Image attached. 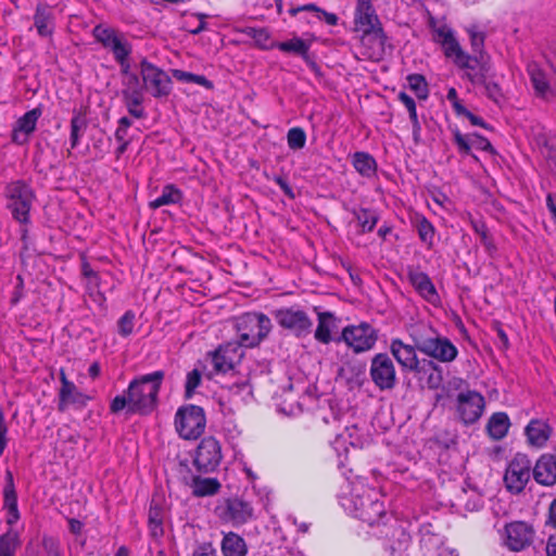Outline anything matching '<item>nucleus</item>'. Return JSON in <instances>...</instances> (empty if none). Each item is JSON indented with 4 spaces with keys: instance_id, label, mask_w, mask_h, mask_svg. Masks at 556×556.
<instances>
[{
    "instance_id": "obj_36",
    "label": "nucleus",
    "mask_w": 556,
    "mask_h": 556,
    "mask_svg": "<svg viewBox=\"0 0 556 556\" xmlns=\"http://www.w3.org/2000/svg\"><path fill=\"white\" fill-rule=\"evenodd\" d=\"M163 508L154 500H152L148 514V521L150 532L153 536L157 538L163 534Z\"/></svg>"
},
{
    "instance_id": "obj_43",
    "label": "nucleus",
    "mask_w": 556,
    "mask_h": 556,
    "mask_svg": "<svg viewBox=\"0 0 556 556\" xmlns=\"http://www.w3.org/2000/svg\"><path fill=\"white\" fill-rule=\"evenodd\" d=\"M299 11H313L316 13V16L319 20H325V22L330 25L334 26L338 24V16L334 13L326 12L325 10L318 8L317 5L309 3L302 7H299L296 9H293L291 11L292 14H295Z\"/></svg>"
},
{
    "instance_id": "obj_60",
    "label": "nucleus",
    "mask_w": 556,
    "mask_h": 556,
    "mask_svg": "<svg viewBox=\"0 0 556 556\" xmlns=\"http://www.w3.org/2000/svg\"><path fill=\"white\" fill-rule=\"evenodd\" d=\"M485 92H486V96L492 99L494 102L498 103L501 98H502V93H501V90L498 88V86L496 84H486L485 85Z\"/></svg>"
},
{
    "instance_id": "obj_53",
    "label": "nucleus",
    "mask_w": 556,
    "mask_h": 556,
    "mask_svg": "<svg viewBox=\"0 0 556 556\" xmlns=\"http://www.w3.org/2000/svg\"><path fill=\"white\" fill-rule=\"evenodd\" d=\"M410 543V538L404 531L400 532V536L397 539V545H391L388 549V556H408L407 549Z\"/></svg>"
},
{
    "instance_id": "obj_33",
    "label": "nucleus",
    "mask_w": 556,
    "mask_h": 556,
    "mask_svg": "<svg viewBox=\"0 0 556 556\" xmlns=\"http://www.w3.org/2000/svg\"><path fill=\"white\" fill-rule=\"evenodd\" d=\"M222 551L225 556H245L247 545L240 535L229 532L223 539Z\"/></svg>"
},
{
    "instance_id": "obj_27",
    "label": "nucleus",
    "mask_w": 556,
    "mask_h": 556,
    "mask_svg": "<svg viewBox=\"0 0 556 556\" xmlns=\"http://www.w3.org/2000/svg\"><path fill=\"white\" fill-rule=\"evenodd\" d=\"M318 325L314 332V338L323 343L328 344L332 341L331 333L338 328V318L330 312H320L317 315Z\"/></svg>"
},
{
    "instance_id": "obj_31",
    "label": "nucleus",
    "mask_w": 556,
    "mask_h": 556,
    "mask_svg": "<svg viewBox=\"0 0 556 556\" xmlns=\"http://www.w3.org/2000/svg\"><path fill=\"white\" fill-rule=\"evenodd\" d=\"M34 24L38 34L48 37L53 31V14L51 9L46 4H39L34 15Z\"/></svg>"
},
{
    "instance_id": "obj_17",
    "label": "nucleus",
    "mask_w": 556,
    "mask_h": 556,
    "mask_svg": "<svg viewBox=\"0 0 556 556\" xmlns=\"http://www.w3.org/2000/svg\"><path fill=\"white\" fill-rule=\"evenodd\" d=\"M144 88L155 98L166 97L172 90L170 77L163 70L143 60L140 63Z\"/></svg>"
},
{
    "instance_id": "obj_47",
    "label": "nucleus",
    "mask_w": 556,
    "mask_h": 556,
    "mask_svg": "<svg viewBox=\"0 0 556 556\" xmlns=\"http://www.w3.org/2000/svg\"><path fill=\"white\" fill-rule=\"evenodd\" d=\"M229 392L232 397H238L243 402H248L253 395L252 388L248 380L232 383L229 386Z\"/></svg>"
},
{
    "instance_id": "obj_13",
    "label": "nucleus",
    "mask_w": 556,
    "mask_h": 556,
    "mask_svg": "<svg viewBox=\"0 0 556 556\" xmlns=\"http://www.w3.org/2000/svg\"><path fill=\"white\" fill-rule=\"evenodd\" d=\"M92 33L96 40L100 42L104 49L112 52L114 60L131 54L132 45L119 30L104 25H97Z\"/></svg>"
},
{
    "instance_id": "obj_16",
    "label": "nucleus",
    "mask_w": 556,
    "mask_h": 556,
    "mask_svg": "<svg viewBox=\"0 0 556 556\" xmlns=\"http://www.w3.org/2000/svg\"><path fill=\"white\" fill-rule=\"evenodd\" d=\"M535 530L526 521H513L505 526L502 535L504 545L513 552L528 548L534 541Z\"/></svg>"
},
{
    "instance_id": "obj_34",
    "label": "nucleus",
    "mask_w": 556,
    "mask_h": 556,
    "mask_svg": "<svg viewBox=\"0 0 556 556\" xmlns=\"http://www.w3.org/2000/svg\"><path fill=\"white\" fill-rule=\"evenodd\" d=\"M192 494L198 497L214 495L218 492L220 483L215 478H200L192 480Z\"/></svg>"
},
{
    "instance_id": "obj_35",
    "label": "nucleus",
    "mask_w": 556,
    "mask_h": 556,
    "mask_svg": "<svg viewBox=\"0 0 556 556\" xmlns=\"http://www.w3.org/2000/svg\"><path fill=\"white\" fill-rule=\"evenodd\" d=\"M181 200V192L173 185L163 188L161 195L150 202V207L156 210L161 206L176 204Z\"/></svg>"
},
{
    "instance_id": "obj_2",
    "label": "nucleus",
    "mask_w": 556,
    "mask_h": 556,
    "mask_svg": "<svg viewBox=\"0 0 556 556\" xmlns=\"http://www.w3.org/2000/svg\"><path fill=\"white\" fill-rule=\"evenodd\" d=\"M435 35V40L442 46L445 56L465 71V77L473 85L483 84L488 72L486 60L464 51L453 31L447 27H440Z\"/></svg>"
},
{
    "instance_id": "obj_8",
    "label": "nucleus",
    "mask_w": 556,
    "mask_h": 556,
    "mask_svg": "<svg viewBox=\"0 0 556 556\" xmlns=\"http://www.w3.org/2000/svg\"><path fill=\"white\" fill-rule=\"evenodd\" d=\"M378 340V331L368 323L350 325L342 329L338 342L342 341L355 354L370 351Z\"/></svg>"
},
{
    "instance_id": "obj_23",
    "label": "nucleus",
    "mask_w": 556,
    "mask_h": 556,
    "mask_svg": "<svg viewBox=\"0 0 556 556\" xmlns=\"http://www.w3.org/2000/svg\"><path fill=\"white\" fill-rule=\"evenodd\" d=\"M41 114L42 110L40 108H35L20 117L13 129V141L18 144L26 143L29 135L36 129L37 122Z\"/></svg>"
},
{
    "instance_id": "obj_39",
    "label": "nucleus",
    "mask_w": 556,
    "mask_h": 556,
    "mask_svg": "<svg viewBox=\"0 0 556 556\" xmlns=\"http://www.w3.org/2000/svg\"><path fill=\"white\" fill-rule=\"evenodd\" d=\"M276 47L283 52H294L300 54L307 62L309 60L307 54L309 43L299 37H294L288 41L278 42L276 43Z\"/></svg>"
},
{
    "instance_id": "obj_4",
    "label": "nucleus",
    "mask_w": 556,
    "mask_h": 556,
    "mask_svg": "<svg viewBox=\"0 0 556 556\" xmlns=\"http://www.w3.org/2000/svg\"><path fill=\"white\" fill-rule=\"evenodd\" d=\"M412 338L419 352L441 363H451L458 355V350L451 340L441 336L432 327L420 326L414 331Z\"/></svg>"
},
{
    "instance_id": "obj_51",
    "label": "nucleus",
    "mask_w": 556,
    "mask_h": 556,
    "mask_svg": "<svg viewBox=\"0 0 556 556\" xmlns=\"http://www.w3.org/2000/svg\"><path fill=\"white\" fill-rule=\"evenodd\" d=\"M212 364L216 372H227L233 367L232 362L228 359L226 353L220 349L213 354Z\"/></svg>"
},
{
    "instance_id": "obj_54",
    "label": "nucleus",
    "mask_w": 556,
    "mask_h": 556,
    "mask_svg": "<svg viewBox=\"0 0 556 556\" xmlns=\"http://www.w3.org/2000/svg\"><path fill=\"white\" fill-rule=\"evenodd\" d=\"M123 96L142 93V87L140 85L139 77L136 74L128 75L123 78Z\"/></svg>"
},
{
    "instance_id": "obj_64",
    "label": "nucleus",
    "mask_w": 556,
    "mask_h": 556,
    "mask_svg": "<svg viewBox=\"0 0 556 556\" xmlns=\"http://www.w3.org/2000/svg\"><path fill=\"white\" fill-rule=\"evenodd\" d=\"M546 523L556 529V498L551 503Z\"/></svg>"
},
{
    "instance_id": "obj_12",
    "label": "nucleus",
    "mask_w": 556,
    "mask_h": 556,
    "mask_svg": "<svg viewBox=\"0 0 556 556\" xmlns=\"http://www.w3.org/2000/svg\"><path fill=\"white\" fill-rule=\"evenodd\" d=\"M278 325L296 337H305L312 332L313 321L307 313L299 307H283L274 312Z\"/></svg>"
},
{
    "instance_id": "obj_6",
    "label": "nucleus",
    "mask_w": 556,
    "mask_h": 556,
    "mask_svg": "<svg viewBox=\"0 0 556 556\" xmlns=\"http://www.w3.org/2000/svg\"><path fill=\"white\" fill-rule=\"evenodd\" d=\"M4 197L7 207L11 211L13 218L21 224H27L35 199L31 187L23 180L12 181L7 185Z\"/></svg>"
},
{
    "instance_id": "obj_37",
    "label": "nucleus",
    "mask_w": 556,
    "mask_h": 556,
    "mask_svg": "<svg viewBox=\"0 0 556 556\" xmlns=\"http://www.w3.org/2000/svg\"><path fill=\"white\" fill-rule=\"evenodd\" d=\"M20 546L21 540L16 531L9 530L0 535V556H15Z\"/></svg>"
},
{
    "instance_id": "obj_52",
    "label": "nucleus",
    "mask_w": 556,
    "mask_h": 556,
    "mask_svg": "<svg viewBox=\"0 0 556 556\" xmlns=\"http://www.w3.org/2000/svg\"><path fill=\"white\" fill-rule=\"evenodd\" d=\"M202 374L199 369L194 368L193 370L187 374L186 383H185V395L187 399L192 397L195 389L201 384Z\"/></svg>"
},
{
    "instance_id": "obj_57",
    "label": "nucleus",
    "mask_w": 556,
    "mask_h": 556,
    "mask_svg": "<svg viewBox=\"0 0 556 556\" xmlns=\"http://www.w3.org/2000/svg\"><path fill=\"white\" fill-rule=\"evenodd\" d=\"M42 545L47 556H62L60 544L53 538H45Z\"/></svg>"
},
{
    "instance_id": "obj_29",
    "label": "nucleus",
    "mask_w": 556,
    "mask_h": 556,
    "mask_svg": "<svg viewBox=\"0 0 556 556\" xmlns=\"http://www.w3.org/2000/svg\"><path fill=\"white\" fill-rule=\"evenodd\" d=\"M527 71L536 96L547 98L552 91L543 70L536 63L532 62L528 64Z\"/></svg>"
},
{
    "instance_id": "obj_32",
    "label": "nucleus",
    "mask_w": 556,
    "mask_h": 556,
    "mask_svg": "<svg viewBox=\"0 0 556 556\" xmlns=\"http://www.w3.org/2000/svg\"><path fill=\"white\" fill-rule=\"evenodd\" d=\"M352 164L355 170L365 178H372L377 173V162L367 152H355L352 155Z\"/></svg>"
},
{
    "instance_id": "obj_62",
    "label": "nucleus",
    "mask_w": 556,
    "mask_h": 556,
    "mask_svg": "<svg viewBox=\"0 0 556 556\" xmlns=\"http://www.w3.org/2000/svg\"><path fill=\"white\" fill-rule=\"evenodd\" d=\"M545 551L547 556H556V532L548 534Z\"/></svg>"
},
{
    "instance_id": "obj_56",
    "label": "nucleus",
    "mask_w": 556,
    "mask_h": 556,
    "mask_svg": "<svg viewBox=\"0 0 556 556\" xmlns=\"http://www.w3.org/2000/svg\"><path fill=\"white\" fill-rule=\"evenodd\" d=\"M123 409H127V413H130V402L128 393L126 395H116L111 402L110 410L113 414H118Z\"/></svg>"
},
{
    "instance_id": "obj_20",
    "label": "nucleus",
    "mask_w": 556,
    "mask_h": 556,
    "mask_svg": "<svg viewBox=\"0 0 556 556\" xmlns=\"http://www.w3.org/2000/svg\"><path fill=\"white\" fill-rule=\"evenodd\" d=\"M61 388L59 390L58 409L65 412L70 406L85 407L90 396L81 392L74 382L66 378L64 370L60 371Z\"/></svg>"
},
{
    "instance_id": "obj_40",
    "label": "nucleus",
    "mask_w": 556,
    "mask_h": 556,
    "mask_svg": "<svg viewBox=\"0 0 556 556\" xmlns=\"http://www.w3.org/2000/svg\"><path fill=\"white\" fill-rule=\"evenodd\" d=\"M354 216L362 228L363 232L371 231L378 222V215L376 212L368 208H361L354 211Z\"/></svg>"
},
{
    "instance_id": "obj_55",
    "label": "nucleus",
    "mask_w": 556,
    "mask_h": 556,
    "mask_svg": "<svg viewBox=\"0 0 556 556\" xmlns=\"http://www.w3.org/2000/svg\"><path fill=\"white\" fill-rule=\"evenodd\" d=\"M470 42L472 49V55H478L483 59H486V55L483 51L484 47V35L479 31H470Z\"/></svg>"
},
{
    "instance_id": "obj_45",
    "label": "nucleus",
    "mask_w": 556,
    "mask_h": 556,
    "mask_svg": "<svg viewBox=\"0 0 556 556\" xmlns=\"http://www.w3.org/2000/svg\"><path fill=\"white\" fill-rule=\"evenodd\" d=\"M473 230L480 236V241L485 248L486 252L492 255L496 252V245L488 233V229L483 223L472 222Z\"/></svg>"
},
{
    "instance_id": "obj_44",
    "label": "nucleus",
    "mask_w": 556,
    "mask_h": 556,
    "mask_svg": "<svg viewBox=\"0 0 556 556\" xmlns=\"http://www.w3.org/2000/svg\"><path fill=\"white\" fill-rule=\"evenodd\" d=\"M136 324V314L132 311H127L117 320V332L121 337L127 338L134 332Z\"/></svg>"
},
{
    "instance_id": "obj_9",
    "label": "nucleus",
    "mask_w": 556,
    "mask_h": 556,
    "mask_svg": "<svg viewBox=\"0 0 556 556\" xmlns=\"http://www.w3.org/2000/svg\"><path fill=\"white\" fill-rule=\"evenodd\" d=\"M484 407V397L475 390H460L455 397L456 416L465 425L477 422L481 418Z\"/></svg>"
},
{
    "instance_id": "obj_3",
    "label": "nucleus",
    "mask_w": 556,
    "mask_h": 556,
    "mask_svg": "<svg viewBox=\"0 0 556 556\" xmlns=\"http://www.w3.org/2000/svg\"><path fill=\"white\" fill-rule=\"evenodd\" d=\"M164 376V371L156 370L129 383L127 393L131 414L147 415L154 410Z\"/></svg>"
},
{
    "instance_id": "obj_21",
    "label": "nucleus",
    "mask_w": 556,
    "mask_h": 556,
    "mask_svg": "<svg viewBox=\"0 0 556 556\" xmlns=\"http://www.w3.org/2000/svg\"><path fill=\"white\" fill-rule=\"evenodd\" d=\"M534 480L545 486L556 483V457L552 454H543L532 468Z\"/></svg>"
},
{
    "instance_id": "obj_5",
    "label": "nucleus",
    "mask_w": 556,
    "mask_h": 556,
    "mask_svg": "<svg viewBox=\"0 0 556 556\" xmlns=\"http://www.w3.org/2000/svg\"><path fill=\"white\" fill-rule=\"evenodd\" d=\"M239 342L247 348L258 345L273 329L270 318L257 312H249L240 315L236 320Z\"/></svg>"
},
{
    "instance_id": "obj_63",
    "label": "nucleus",
    "mask_w": 556,
    "mask_h": 556,
    "mask_svg": "<svg viewBox=\"0 0 556 556\" xmlns=\"http://www.w3.org/2000/svg\"><path fill=\"white\" fill-rule=\"evenodd\" d=\"M275 181L283 191V193L288 195L290 199H293L295 197L292 188L289 186L285 178L278 176L275 178Z\"/></svg>"
},
{
    "instance_id": "obj_48",
    "label": "nucleus",
    "mask_w": 556,
    "mask_h": 556,
    "mask_svg": "<svg viewBox=\"0 0 556 556\" xmlns=\"http://www.w3.org/2000/svg\"><path fill=\"white\" fill-rule=\"evenodd\" d=\"M288 146L292 150H299L304 148L306 142V134L300 127H293L289 129L287 135Z\"/></svg>"
},
{
    "instance_id": "obj_42",
    "label": "nucleus",
    "mask_w": 556,
    "mask_h": 556,
    "mask_svg": "<svg viewBox=\"0 0 556 556\" xmlns=\"http://www.w3.org/2000/svg\"><path fill=\"white\" fill-rule=\"evenodd\" d=\"M87 127V123L84 116L80 114H74L71 119V147L72 149L76 148L79 143V139L83 136L85 129Z\"/></svg>"
},
{
    "instance_id": "obj_25",
    "label": "nucleus",
    "mask_w": 556,
    "mask_h": 556,
    "mask_svg": "<svg viewBox=\"0 0 556 556\" xmlns=\"http://www.w3.org/2000/svg\"><path fill=\"white\" fill-rule=\"evenodd\" d=\"M338 378L350 390L361 388L366 379L365 366L359 362H345L338 370Z\"/></svg>"
},
{
    "instance_id": "obj_7",
    "label": "nucleus",
    "mask_w": 556,
    "mask_h": 556,
    "mask_svg": "<svg viewBox=\"0 0 556 556\" xmlns=\"http://www.w3.org/2000/svg\"><path fill=\"white\" fill-rule=\"evenodd\" d=\"M206 418L202 407L187 405L180 407L175 415V428L185 440H195L205 430Z\"/></svg>"
},
{
    "instance_id": "obj_46",
    "label": "nucleus",
    "mask_w": 556,
    "mask_h": 556,
    "mask_svg": "<svg viewBox=\"0 0 556 556\" xmlns=\"http://www.w3.org/2000/svg\"><path fill=\"white\" fill-rule=\"evenodd\" d=\"M126 102V106L128 113L136 118H142L144 116V111L141 108L142 103V93L123 96Z\"/></svg>"
},
{
    "instance_id": "obj_19",
    "label": "nucleus",
    "mask_w": 556,
    "mask_h": 556,
    "mask_svg": "<svg viewBox=\"0 0 556 556\" xmlns=\"http://www.w3.org/2000/svg\"><path fill=\"white\" fill-rule=\"evenodd\" d=\"M222 460L219 442L213 437L204 438L198 448L194 464L200 470L212 471Z\"/></svg>"
},
{
    "instance_id": "obj_28",
    "label": "nucleus",
    "mask_w": 556,
    "mask_h": 556,
    "mask_svg": "<svg viewBox=\"0 0 556 556\" xmlns=\"http://www.w3.org/2000/svg\"><path fill=\"white\" fill-rule=\"evenodd\" d=\"M5 485L3 490V505L4 508L8 509L10 514V518L8 520L9 523H13L18 519V509H17V496L15 492L14 479L13 475L10 470L5 471Z\"/></svg>"
},
{
    "instance_id": "obj_14",
    "label": "nucleus",
    "mask_w": 556,
    "mask_h": 556,
    "mask_svg": "<svg viewBox=\"0 0 556 556\" xmlns=\"http://www.w3.org/2000/svg\"><path fill=\"white\" fill-rule=\"evenodd\" d=\"M369 376L380 391L392 390L396 386L395 366L386 353H378L371 358Z\"/></svg>"
},
{
    "instance_id": "obj_49",
    "label": "nucleus",
    "mask_w": 556,
    "mask_h": 556,
    "mask_svg": "<svg viewBox=\"0 0 556 556\" xmlns=\"http://www.w3.org/2000/svg\"><path fill=\"white\" fill-rule=\"evenodd\" d=\"M417 230L420 240L431 247L434 238V227L432 224L422 217L417 220Z\"/></svg>"
},
{
    "instance_id": "obj_58",
    "label": "nucleus",
    "mask_w": 556,
    "mask_h": 556,
    "mask_svg": "<svg viewBox=\"0 0 556 556\" xmlns=\"http://www.w3.org/2000/svg\"><path fill=\"white\" fill-rule=\"evenodd\" d=\"M8 427L4 420V414L0 408V456L3 454L8 444Z\"/></svg>"
},
{
    "instance_id": "obj_18",
    "label": "nucleus",
    "mask_w": 556,
    "mask_h": 556,
    "mask_svg": "<svg viewBox=\"0 0 556 556\" xmlns=\"http://www.w3.org/2000/svg\"><path fill=\"white\" fill-rule=\"evenodd\" d=\"M354 23L364 36H381L382 28L371 0H357Z\"/></svg>"
},
{
    "instance_id": "obj_24",
    "label": "nucleus",
    "mask_w": 556,
    "mask_h": 556,
    "mask_svg": "<svg viewBox=\"0 0 556 556\" xmlns=\"http://www.w3.org/2000/svg\"><path fill=\"white\" fill-rule=\"evenodd\" d=\"M408 279L418 294L431 304L439 302V294L432 283L430 277L420 270L410 269L408 271Z\"/></svg>"
},
{
    "instance_id": "obj_50",
    "label": "nucleus",
    "mask_w": 556,
    "mask_h": 556,
    "mask_svg": "<svg viewBox=\"0 0 556 556\" xmlns=\"http://www.w3.org/2000/svg\"><path fill=\"white\" fill-rule=\"evenodd\" d=\"M409 88L415 91L419 99L428 97V88L425 78L421 75L414 74L407 77Z\"/></svg>"
},
{
    "instance_id": "obj_59",
    "label": "nucleus",
    "mask_w": 556,
    "mask_h": 556,
    "mask_svg": "<svg viewBox=\"0 0 556 556\" xmlns=\"http://www.w3.org/2000/svg\"><path fill=\"white\" fill-rule=\"evenodd\" d=\"M430 369L432 370V372L429 375L428 380H427L428 388L438 389L442 382L441 370L438 365H437V369H433V368H430Z\"/></svg>"
},
{
    "instance_id": "obj_61",
    "label": "nucleus",
    "mask_w": 556,
    "mask_h": 556,
    "mask_svg": "<svg viewBox=\"0 0 556 556\" xmlns=\"http://www.w3.org/2000/svg\"><path fill=\"white\" fill-rule=\"evenodd\" d=\"M129 56L130 55H124L121 59L115 60L121 66V73L123 75V78L134 74L130 72Z\"/></svg>"
},
{
    "instance_id": "obj_15",
    "label": "nucleus",
    "mask_w": 556,
    "mask_h": 556,
    "mask_svg": "<svg viewBox=\"0 0 556 556\" xmlns=\"http://www.w3.org/2000/svg\"><path fill=\"white\" fill-rule=\"evenodd\" d=\"M217 517L232 526H241L254 518V509L249 502L239 497L227 498L215 508Z\"/></svg>"
},
{
    "instance_id": "obj_10",
    "label": "nucleus",
    "mask_w": 556,
    "mask_h": 556,
    "mask_svg": "<svg viewBox=\"0 0 556 556\" xmlns=\"http://www.w3.org/2000/svg\"><path fill=\"white\" fill-rule=\"evenodd\" d=\"M416 350L417 348L415 344H405L400 339H393L390 343V352L403 370L420 374L426 372L427 367L437 369V365L433 363V361H419Z\"/></svg>"
},
{
    "instance_id": "obj_30",
    "label": "nucleus",
    "mask_w": 556,
    "mask_h": 556,
    "mask_svg": "<svg viewBox=\"0 0 556 556\" xmlns=\"http://www.w3.org/2000/svg\"><path fill=\"white\" fill-rule=\"evenodd\" d=\"M510 420L506 413H494L486 424V431L493 440L504 439L509 430Z\"/></svg>"
},
{
    "instance_id": "obj_22",
    "label": "nucleus",
    "mask_w": 556,
    "mask_h": 556,
    "mask_svg": "<svg viewBox=\"0 0 556 556\" xmlns=\"http://www.w3.org/2000/svg\"><path fill=\"white\" fill-rule=\"evenodd\" d=\"M553 433L552 427L543 419H532L525 428L528 445L543 448Z\"/></svg>"
},
{
    "instance_id": "obj_1",
    "label": "nucleus",
    "mask_w": 556,
    "mask_h": 556,
    "mask_svg": "<svg viewBox=\"0 0 556 556\" xmlns=\"http://www.w3.org/2000/svg\"><path fill=\"white\" fill-rule=\"evenodd\" d=\"M380 497L381 494L377 490L357 480L351 483L350 493L341 497V505L355 518L375 526L379 525L387 514Z\"/></svg>"
},
{
    "instance_id": "obj_38",
    "label": "nucleus",
    "mask_w": 556,
    "mask_h": 556,
    "mask_svg": "<svg viewBox=\"0 0 556 556\" xmlns=\"http://www.w3.org/2000/svg\"><path fill=\"white\" fill-rule=\"evenodd\" d=\"M358 431L359 430L355 425L346 427L343 433H340L336 437L334 441L332 442L333 448L338 453H340L341 448L346 451L345 443L348 442V440L350 445L358 446L361 444Z\"/></svg>"
},
{
    "instance_id": "obj_26",
    "label": "nucleus",
    "mask_w": 556,
    "mask_h": 556,
    "mask_svg": "<svg viewBox=\"0 0 556 556\" xmlns=\"http://www.w3.org/2000/svg\"><path fill=\"white\" fill-rule=\"evenodd\" d=\"M453 134L454 141L458 148V151L463 154H469L471 148H476L482 151L492 150L490 141L477 134L464 136L458 129H454Z\"/></svg>"
},
{
    "instance_id": "obj_11",
    "label": "nucleus",
    "mask_w": 556,
    "mask_h": 556,
    "mask_svg": "<svg viewBox=\"0 0 556 556\" xmlns=\"http://www.w3.org/2000/svg\"><path fill=\"white\" fill-rule=\"evenodd\" d=\"M532 464L526 454H516L508 463L505 475L504 483L507 490L511 493H520L530 480Z\"/></svg>"
},
{
    "instance_id": "obj_41",
    "label": "nucleus",
    "mask_w": 556,
    "mask_h": 556,
    "mask_svg": "<svg viewBox=\"0 0 556 556\" xmlns=\"http://www.w3.org/2000/svg\"><path fill=\"white\" fill-rule=\"evenodd\" d=\"M173 76L179 80V81H182V83H193V84H197V85H200L206 89H212L213 88V83L211 80H208L205 76L203 75H197V74H193V73H190V72H186V71H181V70H174L173 71Z\"/></svg>"
}]
</instances>
